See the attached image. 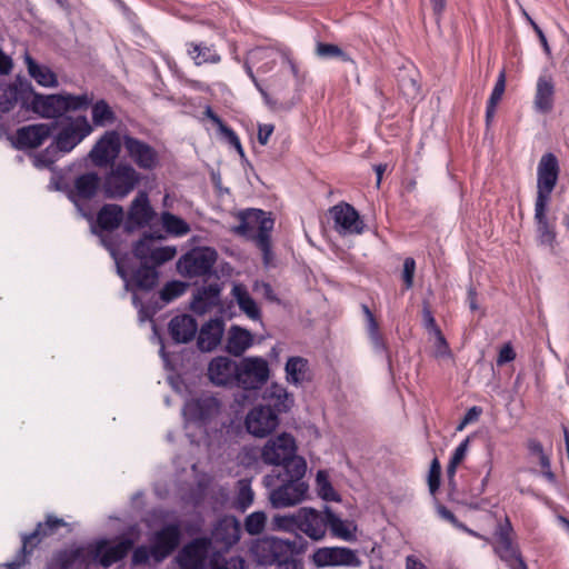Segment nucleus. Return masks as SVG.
<instances>
[{"mask_svg": "<svg viewBox=\"0 0 569 569\" xmlns=\"http://www.w3.org/2000/svg\"><path fill=\"white\" fill-rule=\"evenodd\" d=\"M441 476V466L437 458L431 461L429 473H428V486L432 495L439 489Z\"/></svg>", "mask_w": 569, "mask_h": 569, "instance_id": "57", "label": "nucleus"}, {"mask_svg": "<svg viewBox=\"0 0 569 569\" xmlns=\"http://www.w3.org/2000/svg\"><path fill=\"white\" fill-rule=\"evenodd\" d=\"M53 124L37 123L22 127L17 131V142L20 148H38L52 132Z\"/></svg>", "mask_w": 569, "mask_h": 569, "instance_id": "28", "label": "nucleus"}, {"mask_svg": "<svg viewBox=\"0 0 569 569\" xmlns=\"http://www.w3.org/2000/svg\"><path fill=\"white\" fill-rule=\"evenodd\" d=\"M302 551L296 540H284L277 537H266L257 540L250 548L253 559L261 566L277 565L284 558Z\"/></svg>", "mask_w": 569, "mask_h": 569, "instance_id": "6", "label": "nucleus"}, {"mask_svg": "<svg viewBox=\"0 0 569 569\" xmlns=\"http://www.w3.org/2000/svg\"><path fill=\"white\" fill-rule=\"evenodd\" d=\"M133 548V541L130 538H123L116 543L108 539H99L88 548L92 561L103 568L123 560Z\"/></svg>", "mask_w": 569, "mask_h": 569, "instance_id": "12", "label": "nucleus"}, {"mask_svg": "<svg viewBox=\"0 0 569 569\" xmlns=\"http://www.w3.org/2000/svg\"><path fill=\"white\" fill-rule=\"evenodd\" d=\"M18 100V89L12 84H0V112H9Z\"/></svg>", "mask_w": 569, "mask_h": 569, "instance_id": "47", "label": "nucleus"}, {"mask_svg": "<svg viewBox=\"0 0 569 569\" xmlns=\"http://www.w3.org/2000/svg\"><path fill=\"white\" fill-rule=\"evenodd\" d=\"M198 330L197 321L189 315H179L169 322V333L177 343L191 341Z\"/></svg>", "mask_w": 569, "mask_h": 569, "instance_id": "30", "label": "nucleus"}, {"mask_svg": "<svg viewBox=\"0 0 569 569\" xmlns=\"http://www.w3.org/2000/svg\"><path fill=\"white\" fill-rule=\"evenodd\" d=\"M297 447L295 438L289 433H281L269 439L262 450L261 459L269 466H281L283 471L289 472V465L295 460H305L296 455Z\"/></svg>", "mask_w": 569, "mask_h": 569, "instance_id": "9", "label": "nucleus"}, {"mask_svg": "<svg viewBox=\"0 0 569 569\" xmlns=\"http://www.w3.org/2000/svg\"><path fill=\"white\" fill-rule=\"evenodd\" d=\"M368 327V335L376 350H385L386 343L381 333L379 332L378 322H372Z\"/></svg>", "mask_w": 569, "mask_h": 569, "instance_id": "62", "label": "nucleus"}, {"mask_svg": "<svg viewBox=\"0 0 569 569\" xmlns=\"http://www.w3.org/2000/svg\"><path fill=\"white\" fill-rule=\"evenodd\" d=\"M159 273L154 267L142 263L133 274L134 284L141 290H151L158 283Z\"/></svg>", "mask_w": 569, "mask_h": 569, "instance_id": "44", "label": "nucleus"}, {"mask_svg": "<svg viewBox=\"0 0 569 569\" xmlns=\"http://www.w3.org/2000/svg\"><path fill=\"white\" fill-rule=\"evenodd\" d=\"M140 180V173L131 164L118 163L104 176L102 190L107 198L123 199L133 191Z\"/></svg>", "mask_w": 569, "mask_h": 569, "instance_id": "8", "label": "nucleus"}, {"mask_svg": "<svg viewBox=\"0 0 569 569\" xmlns=\"http://www.w3.org/2000/svg\"><path fill=\"white\" fill-rule=\"evenodd\" d=\"M318 568L325 567H359L361 560L356 551L347 547H321L310 557Z\"/></svg>", "mask_w": 569, "mask_h": 569, "instance_id": "14", "label": "nucleus"}, {"mask_svg": "<svg viewBox=\"0 0 569 569\" xmlns=\"http://www.w3.org/2000/svg\"><path fill=\"white\" fill-rule=\"evenodd\" d=\"M266 513L262 511H256L249 515L244 521L246 531L250 535H259L262 532L266 526Z\"/></svg>", "mask_w": 569, "mask_h": 569, "instance_id": "51", "label": "nucleus"}, {"mask_svg": "<svg viewBox=\"0 0 569 569\" xmlns=\"http://www.w3.org/2000/svg\"><path fill=\"white\" fill-rule=\"evenodd\" d=\"M161 223L164 230L176 237H182L189 233V224L178 216L168 211L161 213Z\"/></svg>", "mask_w": 569, "mask_h": 569, "instance_id": "45", "label": "nucleus"}, {"mask_svg": "<svg viewBox=\"0 0 569 569\" xmlns=\"http://www.w3.org/2000/svg\"><path fill=\"white\" fill-rule=\"evenodd\" d=\"M211 541L209 538H197L187 543L179 553L178 561L181 569H220L227 561L219 552L209 557Z\"/></svg>", "mask_w": 569, "mask_h": 569, "instance_id": "5", "label": "nucleus"}, {"mask_svg": "<svg viewBox=\"0 0 569 569\" xmlns=\"http://www.w3.org/2000/svg\"><path fill=\"white\" fill-rule=\"evenodd\" d=\"M123 209L119 204H104L97 216L98 226L107 231L117 229L123 220Z\"/></svg>", "mask_w": 569, "mask_h": 569, "instance_id": "39", "label": "nucleus"}, {"mask_svg": "<svg viewBox=\"0 0 569 569\" xmlns=\"http://www.w3.org/2000/svg\"><path fill=\"white\" fill-rule=\"evenodd\" d=\"M154 246V238L144 234V237L134 244L133 254L141 260L142 263H148Z\"/></svg>", "mask_w": 569, "mask_h": 569, "instance_id": "49", "label": "nucleus"}, {"mask_svg": "<svg viewBox=\"0 0 569 569\" xmlns=\"http://www.w3.org/2000/svg\"><path fill=\"white\" fill-rule=\"evenodd\" d=\"M152 558V546H138L132 552V565L140 566L148 563L149 559Z\"/></svg>", "mask_w": 569, "mask_h": 569, "instance_id": "58", "label": "nucleus"}, {"mask_svg": "<svg viewBox=\"0 0 569 569\" xmlns=\"http://www.w3.org/2000/svg\"><path fill=\"white\" fill-rule=\"evenodd\" d=\"M152 559L161 562L168 558L180 545L181 526L178 522L168 523L150 536Z\"/></svg>", "mask_w": 569, "mask_h": 569, "instance_id": "15", "label": "nucleus"}, {"mask_svg": "<svg viewBox=\"0 0 569 569\" xmlns=\"http://www.w3.org/2000/svg\"><path fill=\"white\" fill-rule=\"evenodd\" d=\"M92 127H108L117 121V114L109 103L101 99L91 108Z\"/></svg>", "mask_w": 569, "mask_h": 569, "instance_id": "41", "label": "nucleus"}, {"mask_svg": "<svg viewBox=\"0 0 569 569\" xmlns=\"http://www.w3.org/2000/svg\"><path fill=\"white\" fill-rule=\"evenodd\" d=\"M154 216L156 212L150 204L147 192L140 191L131 201L124 221V229L133 231L143 228L153 220Z\"/></svg>", "mask_w": 569, "mask_h": 569, "instance_id": "21", "label": "nucleus"}, {"mask_svg": "<svg viewBox=\"0 0 569 569\" xmlns=\"http://www.w3.org/2000/svg\"><path fill=\"white\" fill-rule=\"evenodd\" d=\"M516 352L511 346V343H506L502 346V348L499 351L498 358H497V365L502 366L507 362H510L515 360Z\"/></svg>", "mask_w": 569, "mask_h": 569, "instance_id": "63", "label": "nucleus"}, {"mask_svg": "<svg viewBox=\"0 0 569 569\" xmlns=\"http://www.w3.org/2000/svg\"><path fill=\"white\" fill-rule=\"evenodd\" d=\"M224 323L221 319H211L200 329L198 347L201 351H212L222 339Z\"/></svg>", "mask_w": 569, "mask_h": 569, "instance_id": "31", "label": "nucleus"}, {"mask_svg": "<svg viewBox=\"0 0 569 569\" xmlns=\"http://www.w3.org/2000/svg\"><path fill=\"white\" fill-rule=\"evenodd\" d=\"M217 257V252L212 248H194L180 257L177 269L186 278L204 277L211 273Z\"/></svg>", "mask_w": 569, "mask_h": 569, "instance_id": "10", "label": "nucleus"}, {"mask_svg": "<svg viewBox=\"0 0 569 569\" xmlns=\"http://www.w3.org/2000/svg\"><path fill=\"white\" fill-rule=\"evenodd\" d=\"M24 63L29 76L41 87L56 88L58 87L57 74L44 64H39L29 53L24 54Z\"/></svg>", "mask_w": 569, "mask_h": 569, "instance_id": "33", "label": "nucleus"}, {"mask_svg": "<svg viewBox=\"0 0 569 569\" xmlns=\"http://www.w3.org/2000/svg\"><path fill=\"white\" fill-rule=\"evenodd\" d=\"M254 341V336L247 329L233 325L229 328L226 339V350L234 356H242Z\"/></svg>", "mask_w": 569, "mask_h": 569, "instance_id": "29", "label": "nucleus"}, {"mask_svg": "<svg viewBox=\"0 0 569 569\" xmlns=\"http://www.w3.org/2000/svg\"><path fill=\"white\" fill-rule=\"evenodd\" d=\"M279 425V418L269 406H257L246 417V428L254 437L270 435Z\"/></svg>", "mask_w": 569, "mask_h": 569, "instance_id": "18", "label": "nucleus"}, {"mask_svg": "<svg viewBox=\"0 0 569 569\" xmlns=\"http://www.w3.org/2000/svg\"><path fill=\"white\" fill-rule=\"evenodd\" d=\"M231 296L236 300L239 309L251 320L261 319V310L254 299L250 296L248 289L242 283H234Z\"/></svg>", "mask_w": 569, "mask_h": 569, "instance_id": "35", "label": "nucleus"}, {"mask_svg": "<svg viewBox=\"0 0 569 569\" xmlns=\"http://www.w3.org/2000/svg\"><path fill=\"white\" fill-rule=\"evenodd\" d=\"M187 286L181 281H170L160 291V298L164 302H170L178 297L182 296L186 291Z\"/></svg>", "mask_w": 569, "mask_h": 569, "instance_id": "52", "label": "nucleus"}, {"mask_svg": "<svg viewBox=\"0 0 569 569\" xmlns=\"http://www.w3.org/2000/svg\"><path fill=\"white\" fill-rule=\"evenodd\" d=\"M177 254V250L174 247H158L154 246L149 262H152L154 266H160L167 261H170Z\"/></svg>", "mask_w": 569, "mask_h": 569, "instance_id": "53", "label": "nucleus"}, {"mask_svg": "<svg viewBox=\"0 0 569 569\" xmlns=\"http://www.w3.org/2000/svg\"><path fill=\"white\" fill-rule=\"evenodd\" d=\"M435 333V337H436V341H435V346H433V355L436 358H439V359H451L452 358V352L449 348V345L445 338V336L442 335L441 330H436Z\"/></svg>", "mask_w": 569, "mask_h": 569, "instance_id": "54", "label": "nucleus"}, {"mask_svg": "<svg viewBox=\"0 0 569 569\" xmlns=\"http://www.w3.org/2000/svg\"><path fill=\"white\" fill-rule=\"evenodd\" d=\"M339 539L351 541L356 538L357 527L352 521L342 520L327 507V528Z\"/></svg>", "mask_w": 569, "mask_h": 569, "instance_id": "38", "label": "nucleus"}, {"mask_svg": "<svg viewBox=\"0 0 569 569\" xmlns=\"http://www.w3.org/2000/svg\"><path fill=\"white\" fill-rule=\"evenodd\" d=\"M263 400L268 406H273L272 409L277 415L287 412L293 405V397L287 391L284 387L279 383H271L263 392Z\"/></svg>", "mask_w": 569, "mask_h": 569, "instance_id": "34", "label": "nucleus"}, {"mask_svg": "<svg viewBox=\"0 0 569 569\" xmlns=\"http://www.w3.org/2000/svg\"><path fill=\"white\" fill-rule=\"evenodd\" d=\"M549 203H535L536 237L539 246L555 251L557 242V230L555 219L548 217Z\"/></svg>", "mask_w": 569, "mask_h": 569, "instance_id": "20", "label": "nucleus"}, {"mask_svg": "<svg viewBox=\"0 0 569 569\" xmlns=\"http://www.w3.org/2000/svg\"><path fill=\"white\" fill-rule=\"evenodd\" d=\"M92 98L87 93L73 96L71 93L40 94L36 93L31 100L32 110L42 118H62L68 111L87 109Z\"/></svg>", "mask_w": 569, "mask_h": 569, "instance_id": "3", "label": "nucleus"}, {"mask_svg": "<svg viewBox=\"0 0 569 569\" xmlns=\"http://www.w3.org/2000/svg\"><path fill=\"white\" fill-rule=\"evenodd\" d=\"M121 150L120 134L114 131H106L94 143L89 152V158L97 167H107L113 163Z\"/></svg>", "mask_w": 569, "mask_h": 569, "instance_id": "17", "label": "nucleus"}, {"mask_svg": "<svg viewBox=\"0 0 569 569\" xmlns=\"http://www.w3.org/2000/svg\"><path fill=\"white\" fill-rule=\"evenodd\" d=\"M68 527L64 519L51 513L47 515L44 521L38 522L32 532L21 536V552L24 556H30L43 539L56 535L61 528Z\"/></svg>", "mask_w": 569, "mask_h": 569, "instance_id": "16", "label": "nucleus"}, {"mask_svg": "<svg viewBox=\"0 0 569 569\" xmlns=\"http://www.w3.org/2000/svg\"><path fill=\"white\" fill-rule=\"evenodd\" d=\"M537 198L535 203H549L559 176V162L553 153L541 157L537 169Z\"/></svg>", "mask_w": 569, "mask_h": 569, "instance_id": "13", "label": "nucleus"}, {"mask_svg": "<svg viewBox=\"0 0 569 569\" xmlns=\"http://www.w3.org/2000/svg\"><path fill=\"white\" fill-rule=\"evenodd\" d=\"M80 556V548L60 550L53 556L47 569H70Z\"/></svg>", "mask_w": 569, "mask_h": 569, "instance_id": "46", "label": "nucleus"}, {"mask_svg": "<svg viewBox=\"0 0 569 569\" xmlns=\"http://www.w3.org/2000/svg\"><path fill=\"white\" fill-rule=\"evenodd\" d=\"M99 181V176L96 172L79 176L74 180L76 196L81 199H91L97 193Z\"/></svg>", "mask_w": 569, "mask_h": 569, "instance_id": "42", "label": "nucleus"}, {"mask_svg": "<svg viewBox=\"0 0 569 569\" xmlns=\"http://www.w3.org/2000/svg\"><path fill=\"white\" fill-rule=\"evenodd\" d=\"M237 388L260 389L269 379V363L261 357H246L238 362Z\"/></svg>", "mask_w": 569, "mask_h": 569, "instance_id": "11", "label": "nucleus"}, {"mask_svg": "<svg viewBox=\"0 0 569 569\" xmlns=\"http://www.w3.org/2000/svg\"><path fill=\"white\" fill-rule=\"evenodd\" d=\"M122 141L128 157L140 169L153 170L159 164L158 151L147 142L128 134Z\"/></svg>", "mask_w": 569, "mask_h": 569, "instance_id": "19", "label": "nucleus"}, {"mask_svg": "<svg viewBox=\"0 0 569 569\" xmlns=\"http://www.w3.org/2000/svg\"><path fill=\"white\" fill-rule=\"evenodd\" d=\"M269 53H270L269 51L264 50L261 47L254 48V49L250 50L247 53L246 60L243 62V68L246 70V73L248 74V77L253 82V84L257 88V90L260 92L264 103L267 106H269L270 108H274L276 102L272 100V98L267 92V90L258 81V79H257V77H256V74L253 73V70H252V67L254 64H258L260 61H262L263 58H268Z\"/></svg>", "mask_w": 569, "mask_h": 569, "instance_id": "32", "label": "nucleus"}, {"mask_svg": "<svg viewBox=\"0 0 569 569\" xmlns=\"http://www.w3.org/2000/svg\"><path fill=\"white\" fill-rule=\"evenodd\" d=\"M204 116L218 127L220 133L226 138L230 146H232L237 152L243 157L244 151L237 133L230 127L226 126L221 118L216 114L210 107L206 108Z\"/></svg>", "mask_w": 569, "mask_h": 569, "instance_id": "43", "label": "nucleus"}, {"mask_svg": "<svg viewBox=\"0 0 569 569\" xmlns=\"http://www.w3.org/2000/svg\"><path fill=\"white\" fill-rule=\"evenodd\" d=\"M286 380L295 386L301 385L307 378L308 360L302 357H290L287 360Z\"/></svg>", "mask_w": 569, "mask_h": 569, "instance_id": "40", "label": "nucleus"}, {"mask_svg": "<svg viewBox=\"0 0 569 569\" xmlns=\"http://www.w3.org/2000/svg\"><path fill=\"white\" fill-rule=\"evenodd\" d=\"M505 89H506V74H505V71H501L496 81V84L493 87V90L490 94L488 102L498 104L503 96Z\"/></svg>", "mask_w": 569, "mask_h": 569, "instance_id": "61", "label": "nucleus"}, {"mask_svg": "<svg viewBox=\"0 0 569 569\" xmlns=\"http://www.w3.org/2000/svg\"><path fill=\"white\" fill-rule=\"evenodd\" d=\"M220 411V402L212 396H202L186 402L182 409L184 418L189 421L204 423L216 417Z\"/></svg>", "mask_w": 569, "mask_h": 569, "instance_id": "24", "label": "nucleus"}, {"mask_svg": "<svg viewBox=\"0 0 569 569\" xmlns=\"http://www.w3.org/2000/svg\"><path fill=\"white\" fill-rule=\"evenodd\" d=\"M437 512L438 515L449 521L453 527H456L457 529H465V525L462 522H460L457 517L448 509L446 508L445 506L442 505H439L437 507Z\"/></svg>", "mask_w": 569, "mask_h": 569, "instance_id": "64", "label": "nucleus"}, {"mask_svg": "<svg viewBox=\"0 0 569 569\" xmlns=\"http://www.w3.org/2000/svg\"><path fill=\"white\" fill-rule=\"evenodd\" d=\"M289 472L267 475L263 483L269 491V500L274 508H287L306 500L309 486L303 481L307 471L305 460H295L289 465Z\"/></svg>", "mask_w": 569, "mask_h": 569, "instance_id": "1", "label": "nucleus"}, {"mask_svg": "<svg viewBox=\"0 0 569 569\" xmlns=\"http://www.w3.org/2000/svg\"><path fill=\"white\" fill-rule=\"evenodd\" d=\"M273 220L260 209H249L240 213V223L234 231L248 239H252L263 253L266 264L271 259L270 232Z\"/></svg>", "mask_w": 569, "mask_h": 569, "instance_id": "2", "label": "nucleus"}, {"mask_svg": "<svg viewBox=\"0 0 569 569\" xmlns=\"http://www.w3.org/2000/svg\"><path fill=\"white\" fill-rule=\"evenodd\" d=\"M317 486L319 496L327 501H339V496L329 482L325 471H318L317 473Z\"/></svg>", "mask_w": 569, "mask_h": 569, "instance_id": "50", "label": "nucleus"}, {"mask_svg": "<svg viewBox=\"0 0 569 569\" xmlns=\"http://www.w3.org/2000/svg\"><path fill=\"white\" fill-rule=\"evenodd\" d=\"M240 523L231 516L220 519L211 532V545L213 543L218 549L227 551L240 539Z\"/></svg>", "mask_w": 569, "mask_h": 569, "instance_id": "25", "label": "nucleus"}, {"mask_svg": "<svg viewBox=\"0 0 569 569\" xmlns=\"http://www.w3.org/2000/svg\"><path fill=\"white\" fill-rule=\"evenodd\" d=\"M188 54L196 66L204 63L217 64L221 61V56L217 52L213 44L207 46L202 42L188 43Z\"/></svg>", "mask_w": 569, "mask_h": 569, "instance_id": "37", "label": "nucleus"}, {"mask_svg": "<svg viewBox=\"0 0 569 569\" xmlns=\"http://www.w3.org/2000/svg\"><path fill=\"white\" fill-rule=\"evenodd\" d=\"M486 541L492 546L495 553L509 569H528L515 540V531L508 517L498 522L492 539H486Z\"/></svg>", "mask_w": 569, "mask_h": 569, "instance_id": "4", "label": "nucleus"}, {"mask_svg": "<svg viewBox=\"0 0 569 569\" xmlns=\"http://www.w3.org/2000/svg\"><path fill=\"white\" fill-rule=\"evenodd\" d=\"M54 127H58L59 130L53 144L58 151L63 153L73 150L93 131V127L86 116L62 117Z\"/></svg>", "mask_w": 569, "mask_h": 569, "instance_id": "7", "label": "nucleus"}, {"mask_svg": "<svg viewBox=\"0 0 569 569\" xmlns=\"http://www.w3.org/2000/svg\"><path fill=\"white\" fill-rule=\"evenodd\" d=\"M273 523L277 528L286 531L296 530L299 526L298 511L291 515L274 516Z\"/></svg>", "mask_w": 569, "mask_h": 569, "instance_id": "56", "label": "nucleus"}, {"mask_svg": "<svg viewBox=\"0 0 569 569\" xmlns=\"http://www.w3.org/2000/svg\"><path fill=\"white\" fill-rule=\"evenodd\" d=\"M527 449L531 457H536L539 460L540 467H548L549 456L545 453L541 442L535 438L527 441Z\"/></svg>", "mask_w": 569, "mask_h": 569, "instance_id": "55", "label": "nucleus"}, {"mask_svg": "<svg viewBox=\"0 0 569 569\" xmlns=\"http://www.w3.org/2000/svg\"><path fill=\"white\" fill-rule=\"evenodd\" d=\"M399 88L409 98H415L419 93V84L413 77H401L399 79Z\"/></svg>", "mask_w": 569, "mask_h": 569, "instance_id": "60", "label": "nucleus"}, {"mask_svg": "<svg viewBox=\"0 0 569 569\" xmlns=\"http://www.w3.org/2000/svg\"><path fill=\"white\" fill-rule=\"evenodd\" d=\"M221 286L219 283H210L198 289L190 303V309L199 315H206L220 303Z\"/></svg>", "mask_w": 569, "mask_h": 569, "instance_id": "27", "label": "nucleus"}, {"mask_svg": "<svg viewBox=\"0 0 569 569\" xmlns=\"http://www.w3.org/2000/svg\"><path fill=\"white\" fill-rule=\"evenodd\" d=\"M555 87L550 77H540L537 81L535 107L542 113L549 112L553 107Z\"/></svg>", "mask_w": 569, "mask_h": 569, "instance_id": "36", "label": "nucleus"}, {"mask_svg": "<svg viewBox=\"0 0 569 569\" xmlns=\"http://www.w3.org/2000/svg\"><path fill=\"white\" fill-rule=\"evenodd\" d=\"M316 53L322 59L338 58L345 62L352 61L351 58L340 49V47L332 43L319 42L316 47Z\"/></svg>", "mask_w": 569, "mask_h": 569, "instance_id": "48", "label": "nucleus"}, {"mask_svg": "<svg viewBox=\"0 0 569 569\" xmlns=\"http://www.w3.org/2000/svg\"><path fill=\"white\" fill-rule=\"evenodd\" d=\"M416 272V261L413 258L408 257L403 261L402 280L405 288L408 290L413 286V277Z\"/></svg>", "mask_w": 569, "mask_h": 569, "instance_id": "59", "label": "nucleus"}, {"mask_svg": "<svg viewBox=\"0 0 569 569\" xmlns=\"http://www.w3.org/2000/svg\"><path fill=\"white\" fill-rule=\"evenodd\" d=\"M238 362L228 357H216L208 366V377L216 386L237 387Z\"/></svg>", "mask_w": 569, "mask_h": 569, "instance_id": "26", "label": "nucleus"}, {"mask_svg": "<svg viewBox=\"0 0 569 569\" xmlns=\"http://www.w3.org/2000/svg\"><path fill=\"white\" fill-rule=\"evenodd\" d=\"M335 221V228L340 234H360L365 223L356 209L348 203H340L330 210Z\"/></svg>", "mask_w": 569, "mask_h": 569, "instance_id": "23", "label": "nucleus"}, {"mask_svg": "<svg viewBox=\"0 0 569 569\" xmlns=\"http://www.w3.org/2000/svg\"><path fill=\"white\" fill-rule=\"evenodd\" d=\"M298 530L311 540H322L327 532V509L320 512L313 508L303 507L298 510Z\"/></svg>", "mask_w": 569, "mask_h": 569, "instance_id": "22", "label": "nucleus"}]
</instances>
